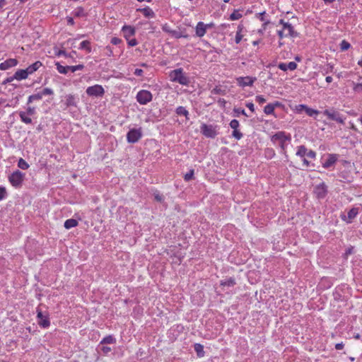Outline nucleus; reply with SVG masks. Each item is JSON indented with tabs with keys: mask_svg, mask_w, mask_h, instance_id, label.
Here are the masks:
<instances>
[{
	"mask_svg": "<svg viewBox=\"0 0 362 362\" xmlns=\"http://www.w3.org/2000/svg\"><path fill=\"white\" fill-rule=\"evenodd\" d=\"M53 94L54 91L52 88H45L41 91L30 95L28 99V104L31 103L35 100H40L44 95H50Z\"/></svg>",
	"mask_w": 362,
	"mask_h": 362,
	"instance_id": "nucleus-7",
	"label": "nucleus"
},
{
	"mask_svg": "<svg viewBox=\"0 0 362 362\" xmlns=\"http://www.w3.org/2000/svg\"><path fill=\"white\" fill-rule=\"evenodd\" d=\"M162 30H163L164 32H165V33H169V34H170V35H172L173 31V30H172V29L170 28V26H168L167 24H165V25H164L163 26Z\"/></svg>",
	"mask_w": 362,
	"mask_h": 362,
	"instance_id": "nucleus-53",
	"label": "nucleus"
},
{
	"mask_svg": "<svg viewBox=\"0 0 362 362\" xmlns=\"http://www.w3.org/2000/svg\"><path fill=\"white\" fill-rule=\"evenodd\" d=\"M121 42H122V40L118 37H114L111 39V43L112 45H117L120 44Z\"/></svg>",
	"mask_w": 362,
	"mask_h": 362,
	"instance_id": "nucleus-55",
	"label": "nucleus"
},
{
	"mask_svg": "<svg viewBox=\"0 0 362 362\" xmlns=\"http://www.w3.org/2000/svg\"><path fill=\"white\" fill-rule=\"evenodd\" d=\"M136 11L142 13L144 16L146 18H154L156 16L153 11L148 6H146L144 8H138Z\"/></svg>",
	"mask_w": 362,
	"mask_h": 362,
	"instance_id": "nucleus-21",
	"label": "nucleus"
},
{
	"mask_svg": "<svg viewBox=\"0 0 362 362\" xmlns=\"http://www.w3.org/2000/svg\"><path fill=\"white\" fill-rule=\"evenodd\" d=\"M217 128L216 125L202 124L200 131L206 138L214 139L218 135Z\"/></svg>",
	"mask_w": 362,
	"mask_h": 362,
	"instance_id": "nucleus-4",
	"label": "nucleus"
},
{
	"mask_svg": "<svg viewBox=\"0 0 362 362\" xmlns=\"http://www.w3.org/2000/svg\"><path fill=\"white\" fill-rule=\"evenodd\" d=\"M127 40V43H128L129 46H130V47L136 46L138 44V41L135 38H133L131 40L129 39Z\"/></svg>",
	"mask_w": 362,
	"mask_h": 362,
	"instance_id": "nucleus-54",
	"label": "nucleus"
},
{
	"mask_svg": "<svg viewBox=\"0 0 362 362\" xmlns=\"http://www.w3.org/2000/svg\"><path fill=\"white\" fill-rule=\"evenodd\" d=\"M55 65H56L57 71L60 74H66L68 73V71H69V66H62L60 64L59 62H56Z\"/></svg>",
	"mask_w": 362,
	"mask_h": 362,
	"instance_id": "nucleus-32",
	"label": "nucleus"
},
{
	"mask_svg": "<svg viewBox=\"0 0 362 362\" xmlns=\"http://www.w3.org/2000/svg\"><path fill=\"white\" fill-rule=\"evenodd\" d=\"M208 25H206L203 22H199L196 26V35L199 37H203L206 32Z\"/></svg>",
	"mask_w": 362,
	"mask_h": 362,
	"instance_id": "nucleus-15",
	"label": "nucleus"
},
{
	"mask_svg": "<svg viewBox=\"0 0 362 362\" xmlns=\"http://www.w3.org/2000/svg\"><path fill=\"white\" fill-rule=\"evenodd\" d=\"M246 107H248L252 112L255 111V106L252 103H247Z\"/></svg>",
	"mask_w": 362,
	"mask_h": 362,
	"instance_id": "nucleus-62",
	"label": "nucleus"
},
{
	"mask_svg": "<svg viewBox=\"0 0 362 362\" xmlns=\"http://www.w3.org/2000/svg\"><path fill=\"white\" fill-rule=\"evenodd\" d=\"M257 80L256 77L245 76L238 77L237 78V83L238 86L241 87L252 86L254 82Z\"/></svg>",
	"mask_w": 362,
	"mask_h": 362,
	"instance_id": "nucleus-13",
	"label": "nucleus"
},
{
	"mask_svg": "<svg viewBox=\"0 0 362 362\" xmlns=\"http://www.w3.org/2000/svg\"><path fill=\"white\" fill-rule=\"evenodd\" d=\"M18 64V60L16 59H8L0 64V70H7Z\"/></svg>",
	"mask_w": 362,
	"mask_h": 362,
	"instance_id": "nucleus-14",
	"label": "nucleus"
},
{
	"mask_svg": "<svg viewBox=\"0 0 362 362\" xmlns=\"http://www.w3.org/2000/svg\"><path fill=\"white\" fill-rule=\"evenodd\" d=\"M37 317L38 325L43 328H47L50 325L49 315L47 313H43L39 307L37 308Z\"/></svg>",
	"mask_w": 362,
	"mask_h": 362,
	"instance_id": "nucleus-5",
	"label": "nucleus"
},
{
	"mask_svg": "<svg viewBox=\"0 0 362 362\" xmlns=\"http://www.w3.org/2000/svg\"><path fill=\"white\" fill-rule=\"evenodd\" d=\"M13 79H15V78H13V76H11V77H8L6 78L4 82H3V84H7L8 83H11V81H13Z\"/></svg>",
	"mask_w": 362,
	"mask_h": 362,
	"instance_id": "nucleus-60",
	"label": "nucleus"
},
{
	"mask_svg": "<svg viewBox=\"0 0 362 362\" xmlns=\"http://www.w3.org/2000/svg\"><path fill=\"white\" fill-rule=\"evenodd\" d=\"M173 37L178 39V38H181V37H184V38H187L188 37V35L187 34H185L182 31H181L180 30H173V33L171 35Z\"/></svg>",
	"mask_w": 362,
	"mask_h": 362,
	"instance_id": "nucleus-35",
	"label": "nucleus"
},
{
	"mask_svg": "<svg viewBox=\"0 0 362 362\" xmlns=\"http://www.w3.org/2000/svg\"><path fill=\"white\" fill-rule=\"evenodd\" d=\"M314 193L317 199H323L327 194V187L325 182H322L315 187Z\"/></svg>",
	"mask_w": 362,
	"mask_h": 362,
	"instance_id": "nucleus-11",
	"label": "nucleus"
},
{
	"mask_svg": "<svg viewBox=\"0 0 362 362\" xmlns=\"http://www.w3.org/2000/svg\"><path fill=\"white\" fill-rule=\"evenodd\" d=\"M344 346V344L343 342H341V343H338V344H335V349L337 350H341Z\"/></svg>",
	"mask_w": 362,
	"mask_h": 362,
	"instance_id": "nucleus-61",
	"label": "nucleus"
},
{
	"mask_svg": "<svg viewBox=\"0 0 362 362\" xmlns=\"http://www.w3.org/2000/svg\"><path fill=\"white\" fill-rule=\"evenodd\" d=\"M64 228L66 229H70L71 228L77 226H78V221L76 219L69 218V219H67L64 222Z\"/></svg>",
	"mask_w": 362,
	"mask_h": 362,
	"instance_id": "nucleus-28",
	"label": "nucleus"
},
{
	"mask_svg": "<svg viewBox=\"0 0 362 362\" xmlns=\"http://www.w3.org/2000/svg\"><path fill=\"white\" fill-rule=\"evenodd\" d=\"M112 351V349L110 346H105V344H99L97 347V351L98 353H102L104 355L108 354Z\"/></svg>",
	"mask_w": 362,
	"mask_h": 362,
	"instance_id": "nucleus-25",
	"label": "nucleus"
},
{
	"mask_svg": "<svg viewBox=\"0 0 362 362\" xmlns=\"http://www.w3.org/2000/svg\"><path fill=\"white\" fill-rule=\"evenodd\" d=\"M358 214V210L357 208H352L351 209L348 213H347V216H348V218L351 220L353 218H354L357 214Z\"/></svg>",
	"mask_w": 362,
	"mask_h": 362,
	"instance_id": "nucleus-38",
	"label": "nucleus"
},
{
	"mask_svg": "<svg viewBox=\"0 0 362 362\" xmlns=\"http://www.w3.org/2000/svg\"><path fill=\"white\" fill-rule=\"evenodd\" d=\"M86 93L89 96L102 97L105 93V90L100 85H94L87 88Z\"/></svg>",
	"mask_w": 362,
	"mask_h": 362,
	"instance_id": "nucleus-9",
	"label": "nucleus"
},
{
	"mask_svg": "<svg viewBox=\"0 0 362 362\" xmlns=\"http://www.w3.org/2000/svg\"><path fill=\"white\" fill-rule=\"evenodd\" d=\"M18 166L22 170H27L29 168V164L23 158H20L18 162Z\"/></svg>",
	"mask_w": 362,
	"mask_h": 362,
	"instance_id": "nucleus-39",
	"label": "nucleus"
},
{
	"mask_svg": "<svg viewBox=\"0 0 362 362\" xmlns=\"http://www.w3.org/2000/svg\"><path fill=\"white\" fill-rule=\"evenodd\" d=\"M283 30L287 31V33H286V36H289L291 37H297L299 35L298 33H297L294 30L293 26L290 23H288L287 24L284 25V28H283Z\"/></svg>",
	"mask_w": 362,
	"mask_h": 362,
	"instance_id": "nucleus-16",
	"label": "nucleus"
},
{
	"mask_svg": "<svg viewBox=\"0 0 362 362\" xmlns=\"http://www.w3.org/2000/svg\"><path fill=\"white\" fill-rule=\"evenodd\" d=\"M28 75L25 69H19V70L16 71L13 75V78H15V79H17L18 81L25 79L28 78Z\"/></svg>",
	"mask_w": 362,
	"mask_h": 362,
	"instance_id": "nucleus-24",
	"label": "nucleus"
},
{
	"mask_svg": "<svg viewBox=\"0 0 362 362\" xmlns=\"http://www.w3.org/2000/svg\"><path fill=\"white\" fill-rule=\"evenodd\" d=\"M278 67L282 71H293L297 68V64L294 62H290L288 64L286 63H279Z\"/></svg>",
	"mask_w": 362,
	"mask_h": 362,
	"instance_id": "nucleus-18",
	"label": "nucleus"
},
{
	"mask_svg": "<svg viewBox=\"0 0 362 362\" xmlns=\"http://www.w3.org/2000/svg\"><path fill=\"white\" fill-rule=\"evenodd\" d=\"M8 196V193L4 187L0 186V201L6 199Z\"/></svg>",
	"mask_w": 362,
	"mask_h": 362,
	"instance_id": "nucleus-44",
	"label": "nucleus"
},
{
	"mask_svg": "<svg viewBox=\"0 0 362 362\" xmlns=\"http://www.w3.org/2000/svg\"><path fill=\"white\" fill-rule=\"evenodd\" d=\"M284 31V30L283 29L277 31L278 36L280 39H283L286 37Z\"/></svg>",
	"mask_w": 362,
	"mask_h": 362,
	"instance_id": "nucleus-59",
	"label": "nucleus"
},
{
	"mask_svg": "<svg viewBox=\"0 0 362 362\" xmlns=\"http://www.w3.org/2000/svg\"><path fill=\"white\" fill-rule=\"evenodd\" d=\"M169 76L172 81L178 83L183 86H188L190 83L189 78L183 72V69L182 68L171 71L169 74Z\"/></svg>",
	"mask_w": 362,
	"mask_h": 362,
	"instance_id": "nucleus-1",
	"label": "nucleus"
},
{
	"mask_svg": "<svg viewBox=\"0 0 362 362\" xmlns=\"http://www.w3.org/2000/svg\"><path fill=\"white\" fill-rule=\"evenodd\" d=\"M229 125L233 129L232 136L237 140H240L243 137V134L238 129L240 126L238 120L235 119H232Z\"/></svg>",
	"mask_w": 362,
	"mask_h": 362,
	"instance_id": "nucleus-12",
	"label": "nucleus"
},
{
	"mask_svg": "<svg viewBox=\"0 0 362 362\" xmlns=\"http://www.w3.org/2000/svg\"><path fill=\"white\" fill-rule=\"evenodd\" d=\"M235 279L233 277H230L227 279L221 281V286L232 287L235 285Z\"/></svg>",
	"mask_w": 362,
	"mask_h": 362,
	"instance_id": "nucleus-27",
	"label": "nucleus"
},
{
	"mask_svg": "<svg viewBox=\"0 0 362 362\" xmlns=\"http://www.w3.org/2000/svg\"><path fill=\"white\" fill-rule=\"evenodd\" d=\"M306 156L308 157V158H315L316 157V153L315 151H313V150H310V151H307V153H306Z\"/></svg>",
	"mask_w": 362,
	"mask_h": 362,
	"instance_id": "nucleus-56",
	"label": "nucleus"
},
{
	"mask_svg": "<svg viewBox=\"0 0 362 362\" xmlns=\"http://www.w3.org/2000/svg\"><path fill=\"white\" fill-rule=\"evenodd\" d=\"M194 351L197 353L198 357H203L204 356V346L201 344H195L194 346Z\"/></svg>",
	"mask_w": 362,
	"mask_h": 362,
	"instance_id": "nucleus-30",
	"label": "nucleus"
},
{
	"mask_svg": "<svg viewBox=\"0 0 362 362\" xmlns=\"http://www.w3.org/2000/svg\"><path fill=\"white\" fill-rule=\"evenodd\" d=\"M122 31L124 34V37L126 40H129L131 36L135 35L136 30L135 28L130 25H124L123 26Z\"/></svg>",
	"mask_w": 362,
	"mask_h": 362,
	"instance_id": "nucleus-17",
	"label": "nucleus"
},
{
	"mask_svg": "<svg viewBox=\"0 0 362 362\" xmlns=\"http://www.w3.org/2000/svg\"><path fill=\"white\" fill-rule=\"evenodd\" d=\"M291 139V135L289 134H286L284 132H278L271 138L272 141L274 143L276 141H279L280 148L284 152L286 147V144L285 143L287 141H290Z\"/></svg>",
	"mask_w": 362,
	"mask_h": 362,
	"instance_id": "nucleus-2",
	"label": "nucleus"
},
{
	"mask_svg": "<svg viewBox=\"0 0 362 362\" xmlns=\"http://www.w3.org/2000/svg\"><path fill=\"white\" fill-rule=\"evenodd\" d=\"M242 17V13H240L238 10H235L230 15V19L231 21H236L240 19Z\"/></svg>",
	"mask_w": 362,
	"mask_h": 362,
	"instance_id": "nucleus-40",
	"label": "nucleus"
},
{
	"mask_svg": "<svg viewBox=\"0 0 362 362\" xmlns=\"http://www.w3.org/2000/svg\"><path fill=\"white\" fill-rule=\"evenodd\" d=\"M28 115H33L35 113V107H28L26 112Z\"/></svg>",
	"mask_w": 362,
	"mask_h": 362,
	"instance_id": "nucleus-52",
	"label": "nucleus"
},
{
	"mask_svg": "<svg viewBox=\"0 0 362 362\" xmlns=\"http://www.w3.org/2000/svg\"><path fill=\"white\" fill-rule=\"evenodd\" d=\"M144 71L141 69H136L134 74L136 76H141L143 75Z\"/></svg>",
	"mask_w": 362,
	"mask_h": 362,
	"instance_id": "nucleus-58",
	"label": "nucleus"
},
{
	"mask_svg": "<svg viewBox=\"0 0 362 362\" xmlns=\"http://www.w3.org/2000/svg\"><path fill=\"white\" fill-rule=\"evenodd\" d=\"M351 47V45L349 42H348L346 40H343L340 44V48L341 50H347Z\"/></svg>",
	"mask_w": 362,
	"mask_h": 362,
	"instance_id": "nucleus-46",
	"label": "nucleus"
},
{
	"mask_svg": "<svg viewBox=\"0 0 362 362\" xmlns=\"http://www.w3.org/2000/svg\"><path fill=\"white\" fill-rule=\"evenodd\" d=\"M154 199L156 202H162L164 200V197L162 194H160L159 192H155L153 194Z\"/></svg>",
	"mask_w": 362,
	"mask_h": 362,
	"instance_id": "nucleus-48",
	"label": "nucleus"
},
{
	"mask_svg": "<svg viewBox=\"0 0 362 362\" xmlns=\"http://www.w3.org/2000/svg\"><path fill=\"white\" fill-rule=\"evenodd\" d=\"M24 178L25 173H22L19 170H16L8 176L10 183L16 188H18L22 186Z\"/></svg>",
	"mask_w": 362,
	"mask_h": 362,
	"instance_id": "nucleus-3",
	"label": "nucleus"
},
{
	"mask_svg": "<svg viewBox=\"0 0 362 362\" xmlns=\"http://www.w3.org/2000/svg\"><path fill=\"white\" fill-rule=\"evenodd\" d=\"M83 9L82 8H78L75 13V16L79 17L83 16Z\"/></svg>",
	"mask_w": 362,
	"mask_h": 362,
	"instance_id": "nucleus-57",
	"label": "nucleus"
},
{
	"mask_svg": "<svg viewBox=\"0 0 362 362\" xmlns=\"http://www.w3.org/2000/svg\"><path fill=\"white\" fill-rule=\"evenodd\" d=\"M194 170L191 169L187 173H186L184 176V179L186 182H189L192 180L194 177Z\"/></svg>",
	"mask_w": 362,
	"mask_h": 362,
	"instance_id": "nucleus-43",
	"label": "nucleus"
},
{
	"mask_svg": "<svg viewBox=\"0 0 362 362\" xmlns=\"http://www.w3.org/2000/svg\"><path fill=\"white\" fill-rule=\"evenodd\" d=\"M100 343L102 344H114L116 343V339L112 335H108L104 337Z\"/></svg>",
	"mask_w": 362,
	"mask_h": 362,
	"instance_id": "nucleus-29",
	"label": "nucleus"
},
{
	"mask_svg": "<svg viewBox=\"0 0 362 362\" xmlns=\"http://www.w3.org/2000/svg\"><path fill=\"white\" fill-rule=\"evenodd\" d=\"M105 49L106 56L111 57L113 55L112 48L110 46H106Z\"/></svg>",
	"mask_w": 362,
	"mask_h": 362,
	"instance_id": "nucleus-50",
	"label": "nucleus"
},
{
	"mask_svg": "<svg viewBox=\"0 0 362 362\" xmlns=\"http://www.w3.org/2000/svg\"><path fill=\"white\" fill-rule=\"evenodd\" d=\"M323 114L331 120L335 121L339 124L344 123V118L341 115L339 112L335 110H324Z\"/></svg>",
	"mask_w": 362,
	"mask_h": 362,
	"instance_id": "nucleus-10",
	"label": "nucleus"
},
{
	"mask_svg": "<svg viewBox=\"0 0 362 362\" xmlns=\"http://www.w3.org/2000/svg\"><path fill=\"white\" fill-rule=\"evenodd\" d=\"M242 30H243L242 26L240 25H239L238 27V31L236 33L235 38V42L236 44L240 43L243 39V35L241 34Z\"/></svg>",
	"mask_w": 362,
	"mask_h": 362,
	"instance_id": "nucleus-37",
	"label": "nucleus"
},
{
	"mask_svg": "<svg viewBox=\"0 0 362 362\" xmlns=\"http://www.w3.org/2000/svg\"><path fill=\"white\" fill-rule=\"evenodd\" d=\"M233 112H234V115H233L234 117H239L240 115H243L244 116L248 117V115H247V113L245 112L244 109L234 107Z\"/></svg>",
	"mask_w": 362,
	"mask_h": 362,
	"instance_id": "nucleus-41",
	"label": "nucleus"
},
{
	"mask_svg": "<svg viewBox=\"0 0 362 362\" xmlns=\"http://www.w3.org/2000/svg\"><path fill=\"white\" fill-rule=\"evenodd\" d=\"M79 49H85L88 53L91 52L90 42L88 40H84L81 42Z\"/></svg>",
	"mask_w": 362,
	"mask_h": 362,
	"instance_id": "nucleus-31",
	"label": "nucleus"
},
{
	"mask_svg": "<svg viewBox=\"0 0 362 362\" xmlns=\"http://www.w3.org/2000/svg\"><path fill=\"white\" fill-rule=\"evenodd\" d=\"M307 107V105H304V104H300V105H296L295 107V110L296 111V112L298 113H301L303 112V111L305 112V109Z\"/></svg>",
	"mask_w": 362,
	"mask_h": 362,
	"instance_id": "nucleus-45",
	"label": "nucleus"
},
{
	"mask_svg": "<svg viewBox=\"0 0 362 362\" xmlns=\"http://www.w3.org/2000/svg\"><path fill=\"white\" fill-rule=\"evenodd\" d=\"M84 68V66L83 64H78L76 66H69V70L71 71V72H75L78 70H82Z\"/></svg>",
	"mask_w": 362,
	"mask_h": 362,
	"instance_id": "nucleus-47",
	"label": "nucleus"
},
{
	"mask_svg": "<svg viewBox=\"0 0 362 362\" xmlns=\"http://www.w3.org/2000/svg\"><path fill=\"white\" fill-rule=\"evenodd\" d=\"M307 151H308V149L305 146H303V145L299 146L298 147L296 156L303 158L306 156Z\"/></svg>",
	"mask_w": 362,
	"mask_h": 362,
	"instance_id": "nucleus-34",
	"label": "nucleus"
},
{
	"mask_svg": "<svg viewBox=\"0 0 362 362\" xmlns=\"http://www.w3.org/2000/svg\"><path fill=\"white\" fill-rule=\"evenodd\" d=\"M305 112L310 117H315L317 115L320 114V112L317 110L313 109L307 106Z\"/></svg>",
	"mask_w": 362,
	"mask_h": 362,
	"instance_id": "nucleus-36",
	"label": "nucleus"
},
{
	"mask_svg": "<svg viewBox=\"0 0 362 362\" xmlns=\"http://www.w3.org/2000/svg\"><path fill=\"white\" fill-rule=\"evenodd\" d=\"M353 90L356 93H362V83L355 84Z\"/></svg>",
	"mask_w": 362,
	"mask_h": 362,
	"instance_id": "nucleus-49",
	"label": "nucleus"
},
{
	"mask_svg": "<svg viewBox=\"0 0 362 362\" xmlns=\"http://www.w3.org/2000/svg\"><path fill=\"white\" fill-rule=\"evenodd\" d=\"M337 160V156L336 154H329L327 159L322 164L324 168H328L332 166Z\"/></svg>",
	"mask_w": 362,
	"mask_h": 362,
	"instance_id": "nucleus-19",
	"label": "nucleus"
},
{
	"mask_svg": "<svg viewBox=\"0 0 362 362\" xmlns=\"http://www.w3.org/2000/svg\"><path fill=\"white\" fill-rule=\"evenodd\" d=\"M281 103L278 101L275 102L274 103H269L264 107V112L266 115H272L274 113L275 107H279Z\"/></svg>",
	"mask_w": 362,
	"mask_h": 362,
	"instance_id": "nucleus-20",
	"label": "nucleus"
},
{
	"mask_svg": "<svg viewBox=\"0 0 362 362\" xmlns=\"http://www.w3.org/2000/svg\"><path fill=\"white\" fill-rule=\"evenodd\" d=\"M175 112L177 115L184 116V117H185L186 119H189V117H188L189 112L185 107H182V106L177 107L175 110Z\"/></svg>",
	"mask_w": 362,
	"mask_h": 362,
	"instance_id": "nucleus-26",
	"label": "nucleus"
},
{
	"mask_svg": "<svg viewBox=\"0 0 362 362\" xmlns=\"http://www.w3.org/2000/svg\"><path fill=\"white\" fill-rule=\"evenodd\" d=\"M221 92V90L220 88H218V87H216L214 88L212 90H211V93L213 94H220Z\"/></svg>",
	"mask_w": 362,
	"mask_h": 362,
	"instance_id": "nucleus-63",
	"label": "nucleus"
},
{
	"mask_svg": "<svg viewBox=\"0 0 362 362\" xmlns=\"http://www.w3.org/2000/svg\"><path fill=\"white\" fill-rule=\"evenodd\" d=\"M42 65V62L40 61H37L25 69L28 75L32 74L35 71H36Z\"/></svg>",
	"mask_w": 362,
	"mask_h": 362,
	"instance_id": "nucleus-22",
	"label": "nucleus"
},
{
	"mask_svg": "<svg viewBox=\"0 0 362 362\" xmlns=\"http://www.w3.org/2000/svg\"><path fill=\"white\" fill-rule=\"evenodd\" d=\"M255 100L259 104H263L266 103V99L262 95H257L255 98Z\"/></svg>",
	"mask_w": 362,
	"mask_h": 362,
	"instance_id": "nucleus-51",
	"label": "nucleus"
},
{
	"mask_svg": "<svg viewBox=\"0 0 362 362\" xmlns=\"http://www.w3.org/2000/svg\"><path fill=\"white\" fill-rule=\"evenodd\" d=\"M264 153H265V156L267 158H270V159L272 158L275 156L274 151L272 148H266L265 151H264Z\"/></svg>",
	"mask_w": 362,
	"mask_h": 362,
	"instance_id": "nucleus-42",
	"label": "nucleus"
},
{
	"mask_svg": "<svg viewBox=\"0 0 362 362\" xmlns=\"http://www.w3.org/2000/svg\"><path fill=\"white\" fill-rule=\"evenodd\" d=\"M27 113L23 111H21L19 112V117L21 119V121L25 124H31L32 123V119L27 116Z\"/></svg>",
	"mask_w": 362,
	"mask_h": 362,
	"instance_id": "nucleus-33",
	"label": "nucleus"
},
{
	"mask_svg": "<svg viewBox=\"0 0 362 362\" xmlns=\"http://www.w3.org/2000/svg\"><path fill=\"white\" fill-rule=\"evenodd\" d=\"M64 104L66 105V107H76V101L74 95L71 94L67 95L66 96V100Z\"/></svg>",
	"mask_w": 362,
	"mask_h": 362,
	"instance_id": "nucleus-23",
	"label": "nucleus"
},
{
	"mask_svg": "<svg viewBox=\"0 0 362 362\" xmlns=\"http://www.w3.org/2000/svg\"><path fill=\"white\" fill-rule=\"evenodd\" d=\"M142 136L141 129H132L127 134V139L129 143H136Z\"/></svg>",
	"mask_w": 362,
	"mask_h": 362,
	"instance_id": "nucleus-8",
	"label": "nucleus"
},
{
	"mask_svg": "<svg viewBox=\"0 0 362 362\" xmlns=\"http://www.w3.org/2000/svg\"><path fill=\"white\" fill-rule=\"evenodd\" d=\"M264 14H265V11H263L262 13H258V16H259V18L261 21H264L265 19H264Z\"/></svg>",
	"mask_w": 362,
	"mask_h": 362,
	"instance_id": "nucleus-64",
	"label": "nucleus"
},
{
	"mask_svg": "<svg viewBox=\"0 0 362 362\" xmlns=\"http://www.w3.org/2000/svg\"><path fill=\"white\" fill-rule=\"evenodd\" d=\"M136 100L141 105H146L153 99L152 93L146 90H141L136 94Z\"/></svg>",
	"mask_w": 362,
	"mask_h": 362,
	"instance_id": "nucleus-6",
	"label": "nucleus"
}]
</instances>
